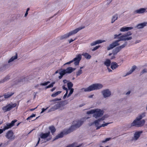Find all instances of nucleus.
<instances>
[{
  "label": "nucleus",
  "mask_w": 147,
  "mask_h": 147,
  "mask_svg": "<svg viewBox=\"0 0 147 147\" xmlns=\"http://www.w3.org/2000/svg\"><path fill=\"white\" fill-rule=\"evenodd\" d=\"M145 116V113H143L140 115L136 118V119L131 123V126H135L137 127H140L143 126L145 123V121L144 120H140Z\"/></svg>",
  "instance_id": "obj_3"
},
{
  "label": "nucleus",
  "mask_w": 147,
  "mask_h": 147,
  "mask_svg": "<svg viewBox=\"0 0 147 147\" xmlns=\"http://www.w3.org/2000/svg\"><path fill=\"white\" fill-rule=\"evenodd\" d=\"M69 90H70V91L69 92V94L67 95V97H69V96L73 92H74V89L73 88H71L69 89Z\"/></svg>",
  "instance_id": "obj_36"
},
{
  "label": "nucleus",
  "mask_w": 147,
  "mask_h": 147,
  "mask_svg": "<svg viewBox=\"0 0 147 147\" xmlns=\"http://www.w3.org/2000/svg\"><path fill=\"white\" fill-rule=\"evenodd\" d=\"M49 129L52 135H54V133L56 131V129L55 127L53 125L50 126L49 127Z\"/></svg>",
  "instance_id": "obj_24"
},
{
  "label": "nucleus",
  "mask_w": 147,
  "mask_h": 147,
  "mask_svg": "<svg viewBox=\"0 0 147 147\" xmlns=\"http://www.w3.org/2000/svg\"><path fill=\"white\" fill-rule=\"evenodd\" d=\"M95 112V109H93L90 111H88L86 113L88 115L92 114H94Z\"/></svg>",
  "instance_id": "obj_35"
},
{
  "label": "nucleus",
  "mask_w": 147,
  "mask_h": 147,
  "mask_svg": "<svg viewBox=\"0 0 147 147\" xmlns=\"http://www.w3.org/2000/svg\"><path fill=\"white\" fill-rule=\"evenodd\" d=\"M16 105L17 104L16 103H14L11 105L9 104L3 107L2 108V109L5 112L10 111L11 109L15 107L16 106Z\"/></svg>",
  "instance_id": "obj_7"
},
{
  "label": "nucleus",
  "mask_w": 147,
  "mask_h": 147,
  "mask_svg": "<svg viewBox=\"0 0 147 147\" xmlns=\"http://www.w3.org/2000/svg\"><path fill=\"white\" fill-rule=\"evenodd\" d=\"M32 78V76H30L29 77H26L24 78H22L19 80L18 82L28 81L29 80H31Z\"/></svg>",
  "instance_id": "obj_15"
},
{
  "label": "nucleus",
  "mask_w": 147,
  "mask_h": 147,
  "mask_svg": "<svg viewBox=\"0 0 147 147\" xmlns=\"http://www.w3.org/2000/svg\"><path fill=\"white\" fill-rule=\"evenodd\" d=\"M9 77L10 76L9 75L7 76L3 79L1 80L0 82V83H3L5 82L8 80L9 79Z\"/></svg>",
  "instance_id": "obj_31"
},
{
  "label": "nucleus",
  "mask_w": 147,
  "mask_h": 147,
  "mask_svg": "<svg viewBox=\"0 0 147 147\" xmlns=\"http://www.w3.org/2000/svg\"><path fill=\"white\" fill-rule=\"evenodd\" d=\"M68 92V91L66 92V93H65V94L64 95V96H63V98H65L67 96V95Z\"/></svg>",
  "instance_id": "obj_50"
},
{
  "label": "nucleus",
  "mask_w": 147,
  "mask_h": 147,
  "mask_svg": "<svg viewBox=\"0 0 147 147\" xmlns=\"http://www.w3.org/2000/svg\"><path fill=\"white\" fill-rule=\"evenodd\" d=\"M17 120L15 119L12 121L10 123H7L6 124V125L4 126L3 129V130L5 131L13 127L15 123L17 122Z\"/></svg>",
  "instance_id": "obj_10"
},
{
  "label": "nucleus",
  "mask_w": 147,
  "mask_h": 147,
  "mask_svg": "<svg viewBox=\"0 0 147 147\" xmlns=\"http://www.w3.org/2000/svg\"><path fill=\"white\" fill-rule=\"evenodd\" d=\"M100 47V46L98 45V46H96L94 47L93 48V49H92V51H95L96 50H97L99 48V47Z\"/></svg>",
  "instance_id": "obj_40"
},
{
  "label": "nucleus",
  "mask_w": 147,
  "mask_h": 147,
  "mask_svg": "<svg viewBox=\"0 0 147 147\" xmlns=\"http://www.w3.org/2000/svg\"><path fill=\"white\" fill-rule=\"evenodd\" d=\"M61 91H58L56 92L57 93L58 95V94H60L61 93Z\"/></svg>",
  "instance_id": "obj_57"
},
{
  "label": "nucleus",
  "mask_w": 147,
  "mask_h": 147,
  "mask_svg": "<svg viewBox=\"0 0 147 147\" xmlns=\"http://www.w3.org/2000/svg\"><path fill=\"white\" fill-rule=\"evenodd\" d=\"M82 55L87 59H90L91 57V55L86 53H84Z\"/></svg>",
  "instance_id": "obj_28"
},
{
  "label": "nucleus",
  "mask_w": 147,
  "mask_h": 147,
  "mask_svg": "<svg viewBox=\"0 0 147 147\" xmlns=\"http://www.w3.org/2000/svg\"><path fill=\"white\" fill-rule=\"evenodd\" d=\"M3 131V129H0V134L2 133Z\"/></svg>",
  "instance_id": "obj_56"
},
{
  "label": "nucleus",
  "mask_w": 147,
  "mask_h": 147,
  "mask_svg": "<svg viewBox=\"0 0 147 147\" xmlns=\"http://www.w3.org/2000/svg\"><path fill=\"white\" fill-rule=\"evenodd\" d=\"M107 69H108L109 72H112V71L110 68H109L108 67H107Z\"/></svg>",
  "instance_id": "obj_54"
},
{
  "label": "nucleus",
  "mask_w": 147,
  "mask_h": 147,
  "mask_svg": "<svg viewBox=\"0 0 147 147\" xmlns=\"http://www.w3.org/2000/svg\"><path fill=\"white\" fill-rule=\"evenodd\" d=\"M51 138H49L47 139L46 140L47 141H49L50 140H51Z\"/></svg>",
  "instance_id": "obj_63"
},
{
  "label": "nucleus",
  "mask_w": 147,
  "mask_h": 147,
  "mask_svg": "<svg viewBox=\"0 0 147 147\" xmlns=\"http://www.w3.org/2000/svg\"><path fill=\"white\" fill-rule=\"evenodd\" d=\"M59 74L60 76H59V79H61L62 77L65 74V73L63 70L61 72L59 73Z\"/></svg>",
  "instance_id": "obj_34"
},
{
  "label": "nucleus",
  "mask_w": 147,
  "mask_h": 147,
  "mask_svg": "<svg viewBox=\"0 0 147 147\" xmlns=\"http://www.w3.org/2000/svg\"><path fill=\"white\" fill-rule=\"evenodd\" d=\"M146 9L145 8H142L136 10L135 11V13H142L146 11Z\"/></svg>",
  "instance_id": "obj_22"
},
{
  "label": "nucleus",
  "mask_w": 147,
  "mask_h": 147,
  "mask_svg": "<svg viewBox=\"0 0 147 147\" xmlns=\"http://www.w3.org/2000/svg\"><path fill=\"white\" fill-rule=\"evenodd\" d=\"M50 82L49 81H47L46 82H45L44 83H41L40 85L42 86H46Z\"/></svg>",
  "instance_id": "obj_39"
},
{
  "label": "nucleus",
  "mask_w": 147,
  "mask_h": 147,
  "mask_svg": "<svg viewBox=\"0 0 147 147\" xmlns=\"http://www.w3.org/2000/svg\"><path fill=\"white\" fill-rule=\"evenodd\" d=\"M57 95H58L57 94V92H56L55 93H53V94H52L51 95V96L52 97H55L56 96H57Z\"/></svg>",
  "instance_id": "obj_45"
},
{
  "label": "nucleus",
  "mask_w": 147,
  "mask_h": 147,
  "mask_svg": "<svg viewBox=\"0 0 147 147\" xmlns=\"http://www.w3.org/2000/svg\"><path fill=\"white\" fill-rule=\"evenodd\" d=\"M55 83V82H52L51 84L48 86L49 88H51L53 87L54 84Z\"/></svg>",
  "instance_id": "obj_43"
},
{
  "label": "nucleus",
  "mask_w": 147,
  "mask_h": 147,
  "mask_svg": "<svg viewBox=\"0 0 147 147\" xmlns=\"http://www.w3.org/2000/svg\"><path fill=\"white\" fill-rule=\"evenodd\" d=\"M28 14V12H27V11H26V13L25 14V17Z\"/></svg>",
  "instance_id": "obj_60"
},
{
  "label": "nucleus",
  "mask_w": 147,
  "mask_h": 147,
  "mask_svg": "<svg viewBox=\"0 0 147 147\" xmlns=\"http://www.w3.org/2000/svg\"><path fill=\"white\" fill-rule=\"evenodd\" d=\"M95 113L93 114V117L97 118L101 117L103 114L104 111L100 109H95Z\"/></svg>",
  "instance_id": "obj_8"
},
{
  "label": "nucleus",
  "mask_w": 147,
  "mask_h": 147,
  "mask_svg": "<svg viewBox=\"0 0 147 147\" xmlns=\"http://www.w3.org/2000/svg\"><path fill=\"white\" fill-rule=\"evenodd\" d=\"M140 42V40H137L136 42V44L137 43H139V42Z\"/></svg>",
  "instance_id": "obj_59"
},
{
  "label": "nucleus",
  "mask_w": 147,
  "mask_h": 147,
  "mask_svg": "<svg viewBox=\"0 0 147 147\" xmlns=\"http://www.w3.org/2000/svg\"><path fill=\"white\" fill-rule=\"evenodd\" d=\"M14 133L12 130L8 131L6 133L5 137L8 139L10 140H14L15 138V136L13 135Z\"/></svg>",
  "instance_id": "obj_9"
},
{
  "label": "nucleus",
  "mask_w": 147,
  "mask_h": 147,
  "mask_svg": "<svg viewBox=\"0 0 147 147\" xmlns=\"http://www.w3.org/2000/svg\"><path fill=\"white\" fill-rule=\"evenodd\" d=\"M115 56H114V55H113V56H112L111 57V59H115Z\"/></svg>",
  "instance_id": "obj_58"
},
{
  "label": "nucleus",
  "mask_w": 147,
  "mask_h": 147,
  "mask_svg": "<svg viewBox=\"0 0 147 147\" xmlns=\"http://www.w3.org/2000/svg\"><path fill=\"white\" fill-rule=\"evenodd\" d=\"M67 86L68 89L69 90L70 89L72 88L73 86V85L71 82H69L67 83Z\"/></svg>",
  "instance_id": "obj_32"
},
{
  "label": "nucleus",
  "mask_w": 147,
  "mask_h": 147,
  "mask_svg": "<svg viewBox=\"0 0 147 147\" xmlns=\"http://www.w3.org/2000/svg\"><path fill=\"white\" fill-rule=\"evenodd\" d=\"M63 82L64 83H66L67 82V80H64Z\"/></svg>",
  "instance_id": "obj_62"
},
{
  "label": "nucleus",
  "mask_w": 147,
  "mask_h": 147,
  "mask_svg": "<svg viewBox=\"0 0 147 147\" xmlns=\"http://www.w3.org/2000/svg\"><path fill=\"white\" fill-rule=\"evenodd\" d=\"M102 93L105 98L109 97L111 94V92L108 89L103 90L102 92Z\"/></svg>",
  "instance_id": "obj_13"
},
{
  "label": "nucleus",
  "mask_w": 147,
  "mask_h": 147,
  "mask_svg": "<svg viewBox=\"0 0 147 147\" xmlns=\"http://www.w3.org/2000/svg\"><path fill=\"white\" fill-rule=\"evenodd\" d=\"M36 115L35 114H32L31 115H30V116L28 117L27 119L26 120H29L32 117H35Z\"/></svg>",
  "instance_id": "obj_38"
},
{
  "label": "nucleus",
  "mask_w": 147,
  "mask_h": 147,
  "mask_svg": "<svg viewBox=\"0 0 147 147\" xmlns=\"http://www.w3.org/2000/svg\"><path fill=\"white\" fill-rule=\"evenodd\" d=\"M118 18V15L117 14L113 16L112 19L111 23H113L116 20H117Z\"/></svg>",
  "instance_id": "obj_30"
},
{
  "label": "nucleus",
  "mask_w": 147,
  "mask_h": 147,
  "mask_svg": "<svg viewBox=\"0 0 147 147\" xmlns=\"http://www.w3.org/2000/svg\"><path fill=\"white\" fill-rule=\"evenodd\" d=\"M105 117H103L97 120H95L93 123H94L95 124V125L96 126H98L99 124V122L101 121H103L105 119Z\"/></svg>",
  "instance_id": "obj_21"
},
{
  "label": "nucleus",
  "mask_w": 147,
  "mask_h": 147,
  "mask_svg": "<svg viewBox=\"0 0 147 147\" xmlns=\"http://www.w3.org/2000/svg\"><path fill=\"white\" fill-rule=\"evenodd\" d=\"M81 58V55L79 54L77 55L76 57L74 58L72 60L73 61V62L74 61V64L76 65H78Z\"/></svg>",
  "instance_id": "obj_12"
},
{
  "label": "nucleus",
  "mask_w": 147,
  "mask_h": 147,
  "mask_svg": "<svg viewBox=\"0 0 147 147\" xmlns=\"http://www.w3.org/2000/svg\"><path fill=\"white\" fill-rule=\"evenodd\" d=\"M132 34V33L130 32H128L127 33L121 35V34L120 33L118 34H115L114 36V38H118V39L117 40L112 43L109 46L107 47L108 50H109L112 49L114 47L118 46L119 45V42L121 41H125L131 40L132 37L130 36L128 37H127Z\"/></svg>",
  "instance_id": "obj_1"
},
{
  "label": "nucleus",
  "mask_w": 147,
  "mask_h": 147,
  "mask_svg": "<svg viewBox=\"0 0 147 147\" xmlns=\"http://www.w3.org/2000/svg\"><path fill=\"white\" fill-rule=\"evenodd\" d=\"M59 100V99L58 98H55L52 100L53 101H57Z\"/></svg>",
  "instance_id": "obj_55"
},
{
  "label": "nucleus",
  "mask_w": 147,
  "mask_h": 147,
  "mask_svg": "<svg viewBox=\"0 0 147 147\" xmlns=\"http://www.w3.org/2000/svg\"><path fill=\"white\" fill-rule=\"evenodd\" d=\"M111 62L110 59H107L104 62V64L107 67H109L111 64Z\"/></svg>",
  "instance_id": "obj_23"
},
{
  "label": "nucleus",
  "mask_w": 147,
  "mask_h": 147,
  "mask_svg": "<svg viewBox=\"0 0 147 147\" xmlns=\"http://www.w3.org/2000/svg\"><path fill=\"white\" fill-rule=\"evenodd\" d=\"M62 88L63 89L66 90V92H67L68 91V89L65 87V85H63L62 86Z\"/></svg>",
  "instance_id": "obj_46"
},
{
  "label": "nucleus",
  "mask_w": 147,
  "mask_h": 147,
  "mask_svg": "<svg viewBox=\"0 0 147 147\" xmlns=\"http://www.w3.org/2000/svg\"><path fill=\"white\" fill-rule=\"evenodd\" d=\"M119 66V65L116 62H113L111 63V67L112 69L114 70L117 68Z\"/></svg>",
  "instance_id": "obj_18"
},
{
  "label": "nucleus",
  "mask_w": 147,
  "mask_h": 147,
  "mask_svg": "<svg viewBox=\"0 0 147 147\" xmlns=\"http://www.w3.org/2000/svg\"><path fill=\"white\" fill-rule=\"evenodd\" d=\"M130 91H128V92H127L126 93V95H128V94H130Z\"/></svg>",
  "instance_id": "obj_61"
},
{
  "label": "nucleus",
  "mask_w": 147,
  "mask_h": 147,
  "mask_svg": "<svg viewBox=\"0 0 147 147\" xmlns=\"http://www.w3.org/2000/svg\"><path fill=\"white\" fill-rule=\"evenodd\" d=\"M17 53H16V55L12 57L9 60L8 62L9 63L13 61L14 60L16 59L17 58Z\"/></svg>",
  "instance_id": "obj_29"
},
{
  "label": "nucleus",
  "mask_w": 147,
  "mask_h": 147,
  "mask_svg": "<svg viewBox=\"0 0 147 147\" xmlns=\"http://www.w3.org/2000/svg\"><path fill=\"white\" fill-rule=\"evenodd\" d=\"M56 87H54V88H53L52 89H51V92H53V91L54 90H55V89H56Z\"/></svg>",
  "instance_id": "obj_53"
},
{
  "label": "nucleus",
  "mask_w": 147,
  "mask_h": 147,
  "mask_svg": "<svg viewBox=\"0 0 147 147\" xmlns=\"http://www.w3.org/2000/svg\"><path fill=\"white\" fill-rule=\"evenodd\" d=\"M74 123L75 124L71 125L69 129L65 131H64L63 132H61L56 136L55 137V139H57L59 138H62L64 135H67L72 132L76 128L79 127L83 123V121L78 120L77 121H74L73 124H74Z\"/></svg>",
  "instance_id": "obj_2"
},
{
  "label": "nucleus",
  "mask_w": 147,
  "mask_h": 147,
  "mask_svg": "<svg viewBox=\"0 0 147 147\" xmlns=\"http://www.w3.org/2000/svg\"><path fill=\"white\" fill-rule=\"evenodd\" d=\"M103 87L102 84H95L90 86L84 89L85 92H90L94 90H97Z\"/></svg>",
  "instance_id": "obj_5"
},
{
  "label": "nucleus",
  "mask_w": 147,
  "mask_h": 147,
  "mask_svg": "<svg viewBox=\"0 0 147 147\" xmlns=\"http://www.w3.org/2000/svg\"><path fill=\"white\" fill-rule=\"evenodd\" d=\"M40 140V138H39L38 142L36 144L35 146H37V145H38V144L39 143Z\"/></svg>",
  "instance_id": "obj_52"
},
{
  "label": "nucleus",
  "mask_w": 147,
  "mask_h": 147,
  "mask_svg": "<svg viewBox=\"0 0 147 147\" xmlns=\"http://www.w3.org/2000/svg\"><path fill=\"white\" fill-rule=\"evenodd\" d=\"M147 23L146 22H144L143 23H141L138 24L137 26V27L138 28L140 29L143 28L144 27L146 26Z\"/></svg>",
  "instance_id": "obj_27"
},
{
  "label": "nucleus",
  "mask_w": 147,
  "mask_h": 147,
  "mask_svg": "<svg viewBox=\"0 0 147 147\" xmlns=\"http://www.w3.org/2000/svg\"><path fill=\"white\" fill-rule=\"evenodd\" d=\"M75 40V39L74 40H73L72 39H71L69 40L68 41L69 42V43H70L71 42H72L74 40Z\"/></svg>",
  "instance_id": "obj_51"
},
{
  "label": "nucleus",
  "mask_w": 147,
  "mask_h": 147,
  "mask_svg": "<svg viewBox=\"0 0 147 147\" xmlns=\"http://www.w3.org/2000/svg\"><path fill=\"white\" fill-rule=\"evenodd\" d=\"M55 83V82H52L51 84L48 86L49 88H51L53 87L54 84Z\"/></svg>",
  "instance_id": "obj_42"
},
{
  "label": "nucleus",
  "mask_w": 147,
  "mask_h": 147,
  "mask_svg": "<svg viewBox=\"0 0 147 147\" xmlns=\"http://www.w3.org/2000/svg\"><path fill=\"white\" fill-rule=\"evenodd\" d=\"M73 62V61L72 60L68 62H67V63H65L64 65H67V64H70V63H71Z\"/></svg>",
  "instance_id": "obj_48"
},
{
  "label": "nucleus",
  "mask_w": 147,
  "mask_h": 147,
  "mask_svg": "<svg viewBox=\"0 0 147 147\" xmlns=\"http://www.w3.org/2000/svg\"><path fill=\"white\" fill-rule=\"evenodd\" d=\"M14 93V92H8L7 93H5L3 95V96L5 98H7L11 97Z\"/></svg>",
  "instance_id": "obj_19"
},
{
  "label": "nucleus",
  "mask_w": 147,
  "mask_h": 147,
  "mask_svg": "<svg viewBox=\"0 0 147 147\" xmlns=\"http://www.w3.org/2000/svg\"><path fill=\"white\" fill-rule=\"evenodd\" d=\"M64 105L62 102L58 103L55 105L53 107L51 108L49 110V112L55 111V110L63 106Z\"/></svg>",
  "instance_id": "obj_11"
},
{
  "label": "nucleus",
  "mask_w": 147,
  "mask_h": 147,
  "mask_svg": "<svg viewBox=\"0 0 147 147\" xmlns=\"http://www.w3.org/2000/svg\"><path fill=\"white\" fill-rule=\"evenodd\" d=\"M75 69L71 67H69L67 68L66 69H64L63 71L66 74H70Z\"/></svg>",
  "instance_id": "obj_17"
},
{
  "label": "nucleus",
  "mask_w": 147,
  "mask_h": 147,
  "mask_svg": "<svg viewBox=\"0 0 147 147\" xmlns=\"http://www.w3.org/2000/svg\"><path fill=\"white\" fill-rule=\"evenodd\" d=\"M147 71V70L146 69H144L140 73V75H142V74L144 73L145 72H146Z\"/></svg>",
  "instance_id": "obj_44"
},
{
  "label": "nucleus",
  "mask_w": 147,
  "mask_h": 147,
  "mask_svg": "<svg viewBox=\"0 0 147 147\" xmlns=\"http://www.w3.org/2000/svg\"><path fill=\"white\" fill-rule=\"evenodd\" d=\"M127 43H125L121 45L118 47L113 50V54L114 56H115L117 55L118 53L123 48H124L127 45Z\"/></svg>",
  "instance_id": "obj_6"
},
{
  "label": "nucleus",
  "mask_w": 147,
  "mask_h": 147,
  "mask_svg": "<svg viewBox=\"0 0 147 147\" xmlns=\"http://www.w3.org/2000/svg\"><path fill=\"white\" fill-rule=\"evenodd\" d=\"M133 28V27H123L120 28V31L121 32H124L128 31V30H131Z\"/></svg>",
  "instance_id": "obj_20"
},
{
  "label": "nucleus",
  "mask_w": 147,
  "mask_h": 147,
  "mask_svg": "<svg viewBox=\"0 0 147 147\" xmlns=\"http://www.w3.org/2000/svg\"><path fill=\"white\" fill-rule=\"evenodd\" d=\"M142 133V131H138L136 132L134 135V139L137 140L140 137L141 134Z\"/></svg>",
  "instance_id": "obj_16"
},
{
  "label": "nucleus",
  "mask_w": 147,
  "mask_h": 147,
  "mask_svg": "<svg viewBox=\"0 0 147 147\" xmlns=\"http://www.w3.org/2000/svg\"><path fill=\"white\" fill-rule=\"evenodd\" d=\"M110 123H106L105 124H102L101 125H100L99 126H97V128H96V129H100L102 127H105V126L107 125L108 124Z\"/></svg>",
  "instance_id": "obj_33"
},
{
  "label": "nucleus",
  "mask_w": 147,
  "mask_h": 147,
  "mask_svg": "<svg viewBox=\"0 0 147 147\" xmlns=\"http://www.w3.org/2000/svg\"><path fill=\"white\" fill-rule=\"evenodd\" d=\"M136 68V66L135 65L133 66L131 70L128 72H127L125 75V76L129 75L131 74L132 72L135 70Z\"/></svg>",
  "instance_id": "obj_26"
},
{
  "label": "nucleus",
  "mask_w": 147,
  "mask_h": 147,
  "mask_svg": "<svg viewBox=\"0 0 147 147\" xmlns=\"http://www.w3.org/2000/svg\"><path fill=\"white\" fill-rule=\"evenodd\" d=\"M103 41H102L101 40H98L95 41L92 43H91L90 44L91 46H93L96 45L97 44H100L103 42Z\"/></svg>",
  "instance_id": "obj_25"
},
{
  "label": "nucleus",
  "mask_w": 147,
  "mask_h": 147,
  "mask_svg": "<svg viewBox=\"0 0 147 147\" xmlns=\"http://www.w3.org/2000/svg\"><path fill=\"white\" fill-rule=\"evenodd\" d=\"M111 139V138H108L106 139L104 141H103L102 142H106L107 141H108L110 140Z\"/></svg>",
  "instance_id": "obj_47"
},
{
  "label": "nucleus",
  "mask_w": 147,
  "mask_h": 147,
  "mask_svg": "<svg viewBox=\"0 0 147 147\" xmlns=\"http://www.w3.org/2000/svg\"><path fill=\"white\" fill-rule=\"evenodd\" d=\"M49 107H47L45 109L43 108L42 109V111L41 113H42L44 112L45 110H46Z\"/></svg>",
  "instance_id": "obj_49"
},
{
  "label": "nucleus",
  "mask_w": 147,
  "mask_h": 147,
  "mask_svg": "<svg viewBox=\"0 0 147 147\" xmlns=\"http://www.w3.org/2000/svg\"><path fill=\"white\" fill-rule=\"evenodd\" d=\"M85 28V26L82 27H79L76 29L71 31L65 34L64 35L61 36L59 37V39L60 40H62L64 39H66L69 37V36L74 34L77 33L79 30L84 28Z\"/></svg>",
  "instance_id": "obj_4"
},
{
  "label": "nucleus",
  "mask_w": 147,
  "mask_h": 147,
  "mask_svg": "<svg viewBox=\"0 0 147 147\" xmlns=\"http://www.w3.org/2000/svg\"><path fill=\"white\" fill-rule=\"evenodd\" d=\"M35 109V108L32 109H30V110L31 111H33Z\"/></svg>",
  "instance_id": "obj_64"
},
{
  "label": "nucleus",
  "mask_w": 147,
  "mask_h": 147,
  "mask_svg": "<svg viewBox=\"0 0 147 147\" xmlns=\"http://www.w3.org/2000/svg\"><path fill=\"white\" fill-rule=\"evenodd\" d=\"M82 71L81 69H79L78 71L76 72V75L77 76H79L82 73Z\"/></svg>",
  "instance_id": "obj_37"
},
{
  "label": "nucleus",
  "mask_w": 147,
  "mask_h": 147,
  "mask_svg": "<svg viewBox=\"0 0 147 147\" xmlns=\"http://www.w3.org/2000/svg\"><path fill=\"white\" fill-rule=\"evenodd\" d=\"M50 134V132L48 131L47 133H41L40 135V138L42 139H45L49 136Z\"/></svg>",
  "instance_id": "obj_14"
},
{
  "label": "nucleus",
  "mask_w": 147,
  "mask_h": 147,
  "mask_svg": "<svg viewBox=\"0 0 147 147\" xmlns=\"http://www.w3.org/2000/svg\"><path fill=\"white\" fill-rule=\"evenodd\" d=\"M55 83V82H52L51 84L48 86L49 88H51L53 87L54 84Z\"/></svg>",
  "instance_id": "obj_41"
}]
</instances>
